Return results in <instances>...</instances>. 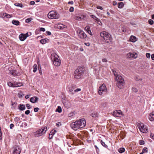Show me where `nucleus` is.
Wrapping results in <instances>:
<instances>
[{
  "label": "nucleus",
  "instance_id": "c85d7f7f",
  "mask_svg": "<svg viewBox=\"0 0 154 154\" xmlns=\"http://www.w3.org/2000/svg\"><path fill=\"white\" fill-rule=\"evenodd\" d=\"M125 151V149L123 147L120 148L119 149L118 151L120 153H122Z\"/></svg>",
  "mask_w": 154,
  "mask_h": 154
},
{
  "label": "nucleus",
  "instance_id": "37998d69",
  "mask_svg": "<svg viewBox=\"0 0 154 154\" xmlns=\"http://www.w3.org/2000/svg\"><path fill=\"white\" fill-rule=\"evenodd\" d=\"M7 13H3L2 14H1L2 17L4 18H6Z\"/></svg>",
  "mask_w": 154,
  "mask_h": 154
},
{
  "label": "nucleus",
  "instance_id": "7c9ffc66",
  "mask_svg": "<svg viewBox=\"0 0 154 154\" xmlns=\"http://www.w3.org/2000/svg\"><path fill=\"white\" fill-rule=\"evenodd\" d=\"M100 143H101V144H102V145L103 146H104V147L106 148H108V146L105 144V143L103 142L102 140H101V141H100Z\"/></svg>",
  "mask_w": 154,
  "mask_h": 154
},
{
  "label": "nucleus",
  "instance_id": "5fc2aeb1",
  "mask_svg": "<svg viewBox=\"0 0 154 154\" xmlns=\"http://www.w3.org/2000/svg\"><path fill=\"white\" fill-rule=\"evenodd\" d=\"M150 137L153 139V140H154V135L153 134H152L151 133L150 134Z\"/></svg>",
  "mask_w": 154,
  "mask_h": 154
},
{
  "label": "nucleus",
  "instance_id": "f704fd0d",
  "mask_svg": "<svg viewBox=\"0 0 154 154\" xmlns=\"http://www.w3.org/2000/svg\"><path fill=\"white\" fill-rule=\"evenodd\" d=\"M56 111L59 113H60L62 112L61 108L60 106H58L56 109Z\"/></svg>",
  "mask_w": 154,
  "mask_h": 154
},
{
  "label": "nucleus",
  "instance_id": "8fccbe9b",
  "mask_svg": "<svg viewBox=\"0 0 154 154\" xmlns=\"http://www.w3.org/2000/svg\"><path fill=\"white\" fill-rule=\"evenodd\" d=\"M90 16L91 17V18H92L93 19H94L95 20H96V19H97V17H96L94 15H91Z\"/></svg>",
  "mask_w": 154,
  "mask_h": 154
},
{
  "label": "nucleus",
  "instance_id": "680f3d73",
  "mask_svg": "<svg viewBox=\"0 0 154 154\" xmlns=\"http://www.w3.org/2000/svg\"><path fill=\"white\" fill-rule=\"evenodd\" d=\"M117 3L116 2L114 1L113 2V5H114V6L116 5H117Z\"/></svg>",
  "mask_w": 154,
  "mask_h": 154
},
{
  "label": "nucleus",
  "instance_id": "5701e85b",
  "mask_svg": "<svg viewBox=\"0 0 154 154\" xmlns=\"http://www.w3.org/2000/svg\"><path fill=\"white\" fill-rule=\"evenodd\" d=\"M12 23L16 26H18L20 24V22L18 20H13L12 21Z\"/></svg>",
  "mask_w": 154,
  "mask_h": 154
},
{
  "label": "nucleus",
  "instance_id": "e2e57ef3",
  "mask_svg": "<svg viewBox=\"0 0 154 154\" xmlns=\"http://www.w3.org/2000/svg\"><path fill=\"white\" fill-rule=\"evenodd\" d=\"M151 59L152 60H154V54H153L151 56Z\"/></svg>",
  "mask_w": 154,
  "mask_h": 154
},
{
  "label": "nucleus",
  "instance_id": "0e129e2a",
  "mask_svg": "<svg viewBox=\"0 0 154 154\" xmlns=\"http://www.w3.org/2000/svg\"><path fill=\"white\" fill-rule=\"evenodd\" d=\"M97 8L98 9H101V10H102L103 9V8L102 7L100 6H97Z\"/></svg>",
  "mask_w": 154,
  "mask_h": 154
},
{
  "label": "nucleus",
  "instance_id": "b1692460",
  "mask_svg": "<svg viewBox=\"0 0 154 154\" xmlns=\"http://www.w3.org/2000/svg\"><path fill=\"white\" fill-rule=\"evenodd\" d=\"M84 18V17H83L82 16V17H80L79 16H75L74 17V18L76 20H82V19H83Z\"/></svg>",
  "mask_w": 154,
  "mask_h": 154
},
{
  "label": "nucleus",
  "instance_id": "69168bd1",
  "mask_svg": "<svg viewBox=\"0 0 154 154\" xmlns=\"http://www.w3.org/2000/svg\"><path fill=\"white\" fill-rule=\"evenodd\" d=\"M102 61L103 62H107V60L105 58L103 59L102 60Z\"/></svg>",
  "mask_w": 154,
  "mask_h": 154
},
{
  "label": "nucleus",
  "instance_id": "f03ea898",
  "mask_svg": "<svg viewBox=\"0 0 154 154\" xmlns=\"http://www.w3.org/2000/svg\"><path fill=\"white\" fill-rule=\"evenodd\" d=\"M85 69L84 67L81 66H79L74 71V76L76 79H81L83 76Z\"/></svg>",
  "mask_w": 154,
  "mask_h": 154
},
{
  "label": "nucleus",
  "instance_id": "bf43d9fd",
  "mask_svg": "<svg viewBox=\"0 0 154 154\" xmlns=\"http://www.w3.org/2000/svg\"><path fill=\"white\" fill-rule=\"evenodd\" d=\"M14 127V125L13 124H11L10 125V128L11 129H12Z\"/></svg>",
  "mask_w": 154,
  "mask_h": 154
},
{
  "label": "nucleus",
  "instance_id": "2eb2a0df",
  "mask_svg": "<svg viewBox=\"0 0 154 154\" xmlns=\"http://www.w3.org/2000/svg\"><path fill=\"white\" fill-rule=\"evenodd\" d=\"M29 35L26 36V35L25 34L22 33L19 35V38L21 41H23Z\"/></svg>",
  "mask_w": 154,
  "mask_h": 154
},
{
  "label": "nucleus",
  "instance_id": "412c9836",
  "mask_svg": "<svg viewBox=\"0 0 154 154\" xmlns=\"http://www.w3.org/2000/svg\"><path fill=\"white\" fill-rule=\"evenodd\" d=\"M129 40L131 42H134L137 41V38L135 36L131 35L130 38Z\"/></svg>",
  "mask_w": 154,
  "mask_h": 154
},
{
  "label": "nucleus",
  "instance_id": "774afa93",
  "mask_svg": "<svg viewBox=\"0 0 154 154\" xmlns=\"http://www.w3.org/2000/svg\"><path fill=\"white\" fill-rule=\"evenodd\" d=\"M46 33L48 35H50L51 34V33L49 31H47Z\"/></svg>",
  "mask_w": 154,
  "mask_h": 154
},
{
  "label": "nucleus",
  "instance_id": "4d7b16f0",
  "mask_svg": "<svg viewBox=\"0 0 154 154\" xmlns=\"http://www.w3.org/2000/svg\"><path fill=\"white\" fill-rule=\"evenodd\" d=\"M40 31H43V32H44L45 30V29L44 28H42V27L40 29Z\"/></svg>",
  "mask_w": 154,
  "mask_h": 154
},
{
  "label": "nucleus",
  "instance_id": "f8f14e48",
  "mask_svg": "<svg viewBox=\"0 0 154 154\" xmlns=\"http://www.w3.org/2000/svg\"><path fill=\"white\" fill-rule=\"evenodd\" d=\"M76 86L74 85H72L71 86L69 87V93L71 94H74V90L76 88Z\"/></svg>",
  "mask_w": 154,
  "mask_h": 154
},
{
  "label": "nucleus",
  "instance_id": "e433bc0d",
  "mask_svg": "<svg viewBox=\"0 0 154 154\" xmlns=\"http://www.w3.org/2000/svg\"><path fill=\"white\" fill-rule=\"evenodd\" d=\"M148 152V149L146 147H144L143 149L142 152L143 153L147 152Z\"/></svg>",
  "mask_w": 154,
  "mask_h": 154
},
{
  "label": "nucleus",
  "instance_id": "a878e982",
  "mask_svg": "<svg viewBox=\"0 0 154 154\" xmlns=\"http://www.w3.org/2000/svg\"><path fill=\"white\" fill-rule=\"evenodd\" d=\"M124 4L122 2H120L118 3V7L120 8H123L124 6Z\"/></svg>",
  "mask_w": 154,
  "mask_h": 154
},
{
  "label": "nucleus",
  "instance_id": "09e8293b",
  "mask_svg": "<svg viewBox=\"0 0 154 154\" xmlns=\"http://www.w3.org/2000/svg\"><path fill=\"white\" fill-rule=\"evenodd\" d=\"M146 56L147 58H149L150 57V54L149 53H146Z\"/></svg>",
  "mask_w": 154,
  "mask_h": 154
},
{
  "label": "nucleus",
  "instance_id": "49530a36",
  "mask_svg": "<svg viewBox=\"0 0 154 154\" xmlns=\"http://www.w3.org/2000/svg\"><path fill=\"white\" fill-rule=\"evenodd\" d=\"M26 106L28 109H30L31 108V107L29 104H27Z\"/></svg>",
  "mask_w": 154,
  "mask_h": 154
},
{
  "label": "nucleus",
  "instance_id": "f257e3e1",
  "mask_svg": "<svg viewBox=\"0 0 154 154\" xmlns=\"http://www.w3.org/2000/svg\"><path fill=\"white\" fill-rule=\"evenodd\" d=\"M86 124V121L84 118L76 121L72 123L71 125L72 128L75 130H76L79 128H82L85 127Z\"/></svg>",
  "mask_w": 154,
  "mask_h": 154
},
{
  "label": "nucleus",
  "instance_id": "7ed1b4c3",
  "mask_svg": "<svg viewBox=\"0 0 154 154\" xmlns=\"http://www.w3.org/2000/svg\"><path fill=\"white\" fill-rule=\"evenodd\" d=\"M100 35L106 42L109 43L112 41L111 35L108 32L106 31L102 32L100 33Z\"/></svg>",
  "mask_w": 154,
  "mask_h": 154
},
{
  "label": "nucleus",
  "instance_id": "dca6fc26",
  "mask_svg": "<svg viewBox=\"0 0 154 154\" xmlns=\"http://www.w3.org/2000/svg\"><path fill=\"white\" fill-rule=\"evenodd\" d=\"M128 57L129 58H136L137 57V54L135 53H130L128 54Z\"/></svg>",
  "mask_w": 154,
  "mask_h": 154
},
{
  "label": "nucleus",
  "instance_id": "aec40b11",
  "mask_svg": "<svg viewBox=\"0 0 154 154\" xmlns=\"http://www.w3.org/2000/svg\"><path fill=\"white\" fill-rule=\"evenodd\" d=\"M25 106L24 105L20 104L18 106V109L20 110L23 111L25 109Z\"/></svg>",
  "mask_w": 154,
  "mask_h": 154
},
{
  "label": "nucleus",
  "instance_id": "a211bd4d",
  "mask_svg": "<svg viewBox=\"0 0 154 154\" xmlns=\"http://www.w3.org/2000/svg\"><path fill=\"white\" fill-rule=\"evenodd\" d=\"M38 98L37 97H34L30 98V101L32 103L36 102L38 100Z\"/></svg>",
  "mask_w": 154,
  "mask_h": 154
},
{
  "label": "nucleus",
  "instance_id": "603ef678",
  "mask_svg": "<svg viewBox=\"0 0 154 154\" xmlns=\"http://www.w3.org/2000/svg\"><path fill=\"white\" fill-rule=\"evenodd\" d=\"M139 143L140 145H143L144 144V141L142 140H140Z\"/></svg>",
  "mask_w": 154,
  "mask_h": 154
},
{
  "label": "nucleus",
  "instance_id": "58836bf2",
  "mask_svg": "<svg viewBox=\"0 0 154 154\" xmlns=\"http://www.w3.org/2000/svg\"><path fill=\"white\" fill-rule=\"evenodd\" d=\"M8 86L13 87L14 84L11 82H8Z\"/></svg>",
  "mask_w": 154,
  "mask_h": 154
},
{
  "label": "nucleus",
  "instance_id": "1a4fd4ad",
  "mask_svg": "<svg viewBox=\"0 0 154 154\" xmlns=\"http://www.w3.org/2000/svg\"><path fill=\"white\" fill-rule=\"evenodd\" d=\"M107 91V89L105 85L103 84L101 85L99 87L98 91V94L100 95H102L104 92H106Z\"/></svg>",
  "mask_w": 154,
  "mask_h": 154
},
{
  "label": "nucleus",
  "instance_id": "a19ab883",
  "mask_svg": "<svg viewBox=\"0 0 154 154\" xmlns=\"http://www.w3.org/2000/svg\"><path fill=\"white\" fill-rule=\"evenodd\" d=\"M91 115L93 117H96L98 116V114L97 113H93L91 114Z\"/></svg>",
  "mask_w": 154,
  "mask_h": 154
},
{
  "label": "nucleus",
  "instance_id": "4be33fe9",
  "mask_svg": "<svg viewBox=\"0 0 154 154\" xmlns=\"http://www.w3.org/2000/svg\"><path fill=\"white\" fill-rule=\"evenodd\" d=\"M49 41V39L47 38H45L44 39H42L40 41V42L42 44H44L48 42Z\"/></svg>",
  "mask_w": 154,
  "mask_h": 154
},
{
  "label": "nucleus",
  "instance_id": "a18cd8bd",
  "mask_svg": "<svg viewBox=\"0 0 154 154\" xmlns=\"http://www.w3.org/2000/svg\"><path fill=\"white\" fill-rule=\"evenodd\" d=\"M81 91V89L80 88H77L76 89H75L74 90V92H77L79 91Z\"/></svg>",
  "mask_w": 154,
  "mask_h": 154
},
{
  "label": "nucleus",
  "instance_id": "4c0bfd02",
  "mask_svg": "<svg viewBox=\"0 0 154 154\" xmlns=\"http://www.w3.org/2000/svg\"><path fill=\"white\" fill-rule=\"evenodd\" d=\"M95 147L96 149V152L97 153L99 154L100 152V150L99 148L96 145L95 146Z\"/></svg>",
  "mask_w": 154,
  "mask_h": 154
},
{
  "label": "nucleus",
  "instance_id": "c03bdc74",
  "mask_svg": "<svg viewBox=\"0 0 154 154\" xmlns=\"http://www.w3.org/2000/svg\"><path fill=\"white\" fill-rule=\"evenodd\" d=\"M148 22L149 24L150 25H152L154 23V21L153 20H152L151 19H149L148 20Z\"/></svg>",
  "mask_w": 154,
  "mask_h": 154
},
{
  "label": "nucleus",
  "instance_id": "20e7f679",
  "mask_svg": "<svg viewBox=\"0 0 154 154\" xmlns=\"http://www.w3.org/2000/svg\"><path fill=\"white\" fill-rule=\"evenodd\" d=\"M51 58L53 60V63L55 66H58L60 65L61 61L58 56L56 53H52L51 54Z\"/></svg>",
  "mask_w": 154,
  "mask_h": 154
},
{
  "label": "nucleus",
  "instance_id": "72a5a7b5",
  "mask_svg": "<svg viewBox=\"0 0 154 154\" xmlns=\"http://www.w3.org/2000/svg\"><path fill=\"white\" fill-rule=\"evenodd\" d=\"M112 72L114 74V75L115 76V78L118 75H119L117 74V73L116 71L114 69H112Z\"/></svg>",
  "mask_w": 154,
  "mask_h": 154
},
{
  "label": "nucleus",
  "instance_id": "052dcab7",
  "mask_svg": "<svg viewBox=\"0 0 154 154\" xmlns=\"http://www.w3.org/2000/svg\"><path fill=\"white\" fill-rule=\"evenodd\" d=\"M35 4V2L33 1H31L30 2V4L31 5H34Z\"/></svg>",
  "mask_w": 154,
  "mask_h": 154
},
{
  "label": "nucleus",
  "instance_id": "423d86ee",
  "mask_svg": "<svg viewBox=\"0 0 154 154\" xmlns=\"http://www.w3.org/2000/svg\"><path fill=\"white\" fill-rule=\"evenodd\" d=\"M48 16L50 19H58L60 17V15L56 11H53L48 14Z\"/></svg>",
  "mask_w": 154,
  "mask_h": 154
},
{
  "label": "nucleus",
  "instance_id": "ea45409f",
  "mask_svg": "<svg viewBox=\"0 0 154 154\" xmlns=\"http://www.w3.org/2000/svg\"><path fill=\"white\" fill-rule=\"evenodd\" d=\"M32 19L31 18H27L25 22L26 23H29L31 21Z\"/></svg>",
  "mask_w": 154,
  "mask_h": 154
},
{
  "label": "nucleus",
  "instance_id": "9d476101",
  "mask_svg": "<svg viewBox=\"0 0 154 154\" xmlns=\"http://www.w3.org/2000/svg\"><path fill=\"white\" fill-rule=\"evenodd\" d=\"M13 154H20L21 152V149L18 146L15 145L13 147Z\"/></svg>",
  "mask_w": 154,
  "mask_h": 154
},
{
  "label": "nucleus",
  "instance_id": "13d9d810",
  "mask_svg": "<svg viewBox=\"0 0 154 154\" xmlns=\"http://www.w3.org/2000/svg\"><path fill=\"white\" fill-rule=\"evenodd\" d=\"M53 137V136L50 133L49 136V139H52Z\"/></svg>",
  "mask_w": 154,
  "mask_h": 154
},
{
  "label": "nucleus",
  "instance_id": "f3484780",
  "mask_svg": "<svg viewBox=\"0 0 154 154\" xmlns=\"http://www.w3.org/2000/svg\"><path fill=\"white\" fill-rule=\"evenodd\" d=\"M10 73L13 75L15 76H17L18 72L15 70H10Z\"/></svg>",
  "mask_w": 154,
  "mask_h": 154
},
{
  "label": "nucleus",
  "instance_id": "338daca9",
  "mask_svg": "<svg viewBox=\"0 0 154 154\" xmlns=\"http://www.w3.org/2000/svg\"><path fill=\"white\" fill-rule=\"evenodd\" d=\"M68 4H69L73 5V2L72 1H69L68 2Z\"/></svg>",
  "mask_w": 154,
  "mask_h": 154
},
{
  "label": "nucleus",
  "instance_id": "9b49d317",
  "mask_svg": "<svg viewBox=\"0 0 154 154\" xmlns=\"http://www.w3.org/2000/svg\"><path fill=\"white\" fill-rule=\"evenodd\" d=\"M122 112L121 110H116L113 112V116L116 117H121L122 116Z\"/></svg>",
  "mask_w": 154,
  "mask_h": 154
},
{
  "label": "nucleus",
  "instance_id": "3c124183",
  "mask_svg": "<svg viewBox=\"0 0 154 154\" xmlns=\"http://www.w3.org/2000/svg\"><path fill=\"white\" fill-rule=\"evenodd\" d=\"M30 113V111L29 110H27L25 112V114L26 115H28Z\"/></svg>",
  "mask_w": 154,
  "mask_h": 154
},
{
  "label": "nucleus",
  "instance_id": "4468645a",
  "mask_svg": "<svg viewBox=\"0 0 154 154\" xmlns=\"http://www.w3.org/2000/svg\"><path fill=\"white\" fill-rule=\"evenodd\" d=\"M79 35L82 38H84L87 37L85 33V32L82 30L79 31Z\"/></svg>",
  "mask_w": 154,
  "mask_h": 154
},
{
  "label": "nucleus",
  "instance_id": "393cba45",
  "mask_svg": "<svg viewBox=\"0 0 154 154\" xmlns=\"http://www.w3.org/2000/svg\"><path fill=\"white\" fill-rule=\"evenodd\" d=\"M14 84L13 87H18L22 85V84L20 83H17L16 82H14Z\"/></svg>",
  "mask_w": 154,
  "mask_h": 154
},
{
  "label": "nucleus",
  "instance_id": "c9c22d12",
  "mask_svg": "<svg viewBox=\"0 0 154 154\" xmlns=\"http://www.w3.org/2000/svg\"><path fill=\"white\" fill-rule=\"evenodd\" d=\"M57 132V131L56 130H53L50 132V134H51L53 136V135H54Z\"/></svg>",
  "mask_w": 154,
  "mask_h": 154
},
{
  "label": "nucleus",
  "instance_id": "79ce46f5",
  "mask_svg": "<svg viewBox=\"0 0 154 154\" xmlns=\"http://www.w3.org/2000/svg\"><path fill=\"white\" fill-rule=\"evenodd\" d=\"M132 90L133 92H137L138 91L137 89L135 88H132Z\"/></svg>",
  "mask_w": 154,
  "mask_h": 154
},
{
  "label": "nucleus",
  "instance_id": "6ab92c4d",
  "mask_svg": "<svg viewBox=\"0 0 154 154\" xmlns=\"http://www.w3.org/2000/svg\"><path fill=\"white\" fill-rule=\"evenodd\" d=\"M149 119L150 121H154V112H152L150 114Z\"/></svg>",
  "mask_w": 154,
  "mask_h": 154
},
{
  "label": "nucleus",
  "instance_id": "de8ad7c7",
  "mask_svg": "<svg viewBox=\"0 0 154 154\" xmlns=\"http://www.w3.org/2000/svg\"><path fill=\"white\" fill-rule=\"evenodd\" d=\"M69 11L70 12H72L73 11H74V8L73 7H72L70 8H69Z\"/></svg>",
  "mask_w": 154,
  "mask_h": 154
},
{
  "label": "nucleus",
  "instance_id": "2f4dec72",
  "mask_svg": "<svg viewBox=\"0 0 154 154\" xmlns=\"http://www.w3.org/2000/svg\"><path fill=\"white\" fill-rule=\"evenodd\" d=\"M20 120V119L18 117H15L14 119V121L16 124H17L18 123V122Z\"/></svg>",
  "mask_w": 154,
  "mask_h": 154
},
{
  "label": "nucleus",
  "instance_id": "bb28decb",
  "mask_svg": "<svg viewBox=\"0 0 154 154\" xmlns=\"http://www.w3.org/2000/svg\"><path fill=\"white\" fill-rule=\"evenodd\" d=\"M33 72H35L37 70V66L36 64H34L33 66Z\"/></svg>",
  "mask_w": 154,
  "mask_h": 154
},
{
  "label": "nucleus",
  "instance_id": "0eeeda50",
  "mask_svg": "<svg viewBox=\"0 0 154 154\" xmlns=\"http://www.w3.org/2000/svg\"><path fill=\"white\" fill-rule=\"evenodd\" d=\"M47 130V127L46 126L42 128L41 129L35 132L34 134V135L35 136L37 137L40 136L45 133Z\"/></svg>",
  "mask_w": 154,
  "mask_h": 154
},
{
  "label": "nucleus",
  "instance_id": "473e14b6",
  "mask_svg": "<svg viewBox=\"0 0 154 154\" xmlns=\"http://www.w3.org/2000/svg\"><path fill=\"white\" fill-rule=\"evenodd\" d=\"M87 33H88L91 35H92V33L90 30L89 27L87 26Z\"/></svg>",
  "mask_w": 154,
  "mask_h": 154
},
{
  "label": "nucleus",
  "instance_id": "6e6552de",
  "mask_svg": "<svg viewBox=\"0 0 154 154\" xmlns=\"http://www.w3.org/2000/svg\"><path fill=\"white\" fill-rule=\"evenodd\" d=\"M137 126L140 131L142 133H146L148 132L147 127L142 123H138Z\"/></svg>",
  "mask_w": 154,
  "mask_h": 154
},
{
  "label": "nucleus",
  "instance_id": "39448f33",
  "mask_svg": "<svg viewBox=\"0 0 154 154\" xmlns=\"http://www.w3.org/2000/svg\"><path fill=\"white\" fill-rule=\"evenodd\" d=\"M115 79L117 81L116 85L119 88H121L124 85L125 82L123 78L120 75H118Z\"/></svg>",
  "mask_w": 154,
  "mask_h": 154
},
{
  "label": "nucleus",
  "instance_id": "864d4df0",
  "mask_svg": "<svg viewBox=\"0 0 154 154\" xmlns=\"http://www.w3.org/2000/svg\"><path fill=\"white\" fill-rule=\"evenodd\" d=\"M11 15L7 14L6 18H11Z\"/></svg>",
  "mask_w": 154,
  "mask_h": 154
},
{
  "label": "nucleus",
  "instance_id": "c756f323",
  "mask_svg": "<svg viewBox=\"0 0 154 154\" xmlns=\"http://www.w3.org/2000/svg\"><path fill=\"white\" fill-rule=\"evenodd\" d=\"M96 21L99 25L101 26L102 25V23L100 20L98 18L96 19Z\"/></svg>",
  "mask_w": 154,
  "mask_h": 154
},
{
  "label": "nucleus",
  "instance_id": "6e6d98bb",
  "mask_svg": "<svg viewBox=\"0 0 154 154\" xmlns=\"http://www.w3.org/2000/svg\"><path fill=\"white\" fill-rule=\"evenodd\" d=\"M39 109V108L38 107L35 108L34 109V111L35 112H37L38 111V110Z\"/></svg>",
  "mask_w": 154,
  "mask_h": 154
},
{
  "label": "nucleus",
  "instance_id": "cd10ccee",
  "mask_svg": "<svg viewBox=\"0 0 154 154\" xmlns=\"http://www.w3.org/2000/svg\"><path fill=\"white\" fill-rule=\"evenodd\" d=\"M14 5L17 7H20L21 8H23V5L21 3H16L14 4Z\"/></svg>",
  "mask_w": 154,
  "mask_h": 154
},
{
  "label": "nucleus",
  "instance_id": "ddd939ff",
  "mask_svg": "<svg viewBox=\"0 0 154 154\" xmlns=\"http://www.w3.org/2000/svg\"><path fill=\"white\" fill-rule=\"evenodd\" d=\"M55 27L60 29H63L64 28L65 26L61 23L57 24L55 25Z\"/></svg>",
  "mask_w": 154,
  "mask_h": 154
}]
</instances>
